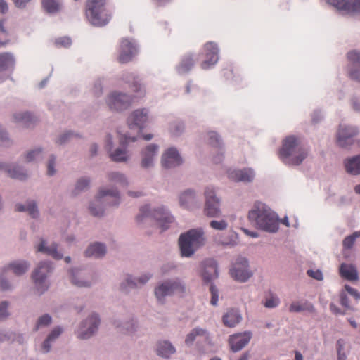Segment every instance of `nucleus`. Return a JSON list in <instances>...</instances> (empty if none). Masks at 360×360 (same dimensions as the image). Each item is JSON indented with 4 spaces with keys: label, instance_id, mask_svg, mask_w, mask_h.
<instances>
[{
    "label": "nucleus",
    "instance_id": "16",
    "mask_svg": "<svg viewBox=\"0 0 360 360\" xmlns=\"http://www.w3.org/2000/svg\"><path fill=\"white\" fill-rule=\"evenodd\" d=\"M347 59L349 62V77L360 83V53L356 51H349Z\"/></svg>",
    "mask_w": 360,
    "mask_h": 360
},
{
    "label": "nucleus",
    "instance_id": "63",
    "mask_svg": "<svg viewBox=\"0 0 360 360\" xmlns=\"http://www.w3.org/2000/svg\"><path fill=\"white\" fill-rule=\"evenodd\" d=\"M54 167H55L54 161L53 159H51L48 163V171H47L48 175L53 176L55 174L56 171L54 169Z\"/></svg>",
    "mask_w": 360,
    "mask_h": 360
},
{
    "label": "nucleus",
    "instance_id": "52",
    "mask_svg": "<svg viewBox=\"0 0 360 360\" xmlns=\"http://www.w3.org/2000/svg\"><path fill=\"white\" fill-rule=\"evenodd\" d=\"M70 278L72 283L78 287H86L89 285V284L86 281H77L76 279V275L75 274L74 270L70 271Z\"/></svg>",
    "mask_w": 360,
    "mask_h": 360
},
{
    "label": "nucleus",
    "instance_id": "60",
    "mask_svg": "<svg viewBox=\"0 0 360 360\" xmlns=\"http://www.w3.org/2000/svg\"><path fill=\"white\" fill-rule=\"evenodd\" d=\"M56 43L65 47L69 46L71 44V40L68 37L60 38L56 40Z\"/></svg>",
    "mask_w": 360,
    "mask_h": 360
},
{
    "label": "nucleus",
    "instance_id": "21",
    "mask_svg": "<svg viewBox=\"0 0 360 360\" xmlns=\"http://www.w3.org/2000/svg\"><path fill=\"white\" fill-rule=\"evenodd\" d=\"M203 270L202 277L205 282H210L218 276L217 266L212 259L204 261L202 264Z\"/></svg>",
    "mask_w": 360,
    "mask_h": 360
},
{
    "label": "nucleus",
    "instance_id": "45",
    "mask_svg": "<svg viewBox=\"0 0 360 360\" xmlns=\"http://www.w3.org/2000/svg\"><path fill=\"white\" fill-rule=\"evenodd\" d=\"M51 322V317L49 314L41 316L37 321L35 330H37L40 327L46 326Z\"/></svg>",
    "mask_w": 360,
    "mask_h": 360
},
{
    "label": "nucleus",
    "instance_id": "56",
    "mask_svg": "<svg viewBox=\"0 0 360 360\" xmlns=\"http://www.w3.org/2000/svg\"><path fill=\"white\" fill-rule=\"evenodd\" d=\"M307 274L310 276V277H312L318 281H321L323 279V274H322V272L319 270H316V271H314V270H308L307 271Z\"/></svg>",
    "mask_w": 360,
    "mask_h": 360
},
{
    "label": "nucleus",
    "instance_id": "18",
    "mask_svg": "<svg viewBox=\"0 0 360 360\" xmlns=\"http://www.w3.org/2000/svg\"><path fill=\"white\" fill-rule=\"evenodd\" d=\"M340 10L348 12H360V0H326Z\"/></svg>",
    "mask_w": 360,
    "mask_h": 360
},
{
    "label": "nucleus",
    "instance_id": "48",
    "mask_svg": "<svg viewBox=\"0 0 360 360\" xmlns=\"http://www.w3.org/2000/svg\"><path fill=\"white\" fill-rule=\"evenodd\" d=\"M278 304L279 299L276 296L271 295L270 297L266 299L264 304L266 308H274L278 306Z\"/></svg>",
    "mask_w": 360,
    "mask_h": 360
},
{
    "label": "nucleus",
    "instance_id": "46",
    "mask_svg": "<svg viewBox=\"0 0 360 360\" xmlns=\"http://www.w3.org/2000/svg\"><path fill=\"white\" fill-rule=\"evenodd\" d=\"M210 226L215 230L223 231L227 229L228 223L225 220H212L210 223Z\"/></svg>",
    "mask_w": 360,
    "mask_h": 360
},
{
    "label": "nucleus",
    "instance_id": "57",
    "mask_svg": "<svg viewBox=\"0 0 360 360\" xmlns=\"http://www.w3.org/2000/svg\"><path fill=\"white\" fill-rule=\"evenodd\" d=\"M345 288L348 292V293L349 295H351L352 296H353L356 300H358L360 298V294L357 291V290L350 287L348 285H345Z\"/></svg>",
    "mask_w": 360,
    "mask_h": 360
},
{
    "label": "nucleus",
    "instance_id": "24",
    "mask_svg": "<svg viewBox=\"0 0 360 360\" xmlns=\"http://www.w3.org/2000/svg\"><path fill=\"white\" fill-rule=\"evenodd\" d=\"M202 337L205 342L210 344V337L207 331L205 329L196 328L193 329L186 337L185 343L191 345L195 340L197 337Z\"/></svg>",
    "mask_w": 360,
    "mask_h": 360
},
{
    "label": "nucleus",
    "instance_id": "5",
    "mask_svg": "<svg viewBox=\"0 0 360 360\" xmlns=\"http://www.w3.org/2000/svg\"><path fill=\"white\" fill-rule=\"evenodd\" d=\"M205 205L204 213L209 217H219L221 215L220 202L215 195L214 189L207 188L205 191Z\"/></svg>",
    "mask_w": 360,
    "mask_h": 360
},
{
    "label": "nucleus",
    "instance_id": "1",
    "mask_svg": "<svg viewBox=\"0 0 360 360\" xmlns=\"http://www.w3.org/2000/svg\"><path fill=\"white\" fill-rule=\"evenodd\" d=\"M248 219L257 229L267 232L275 233L278 229V219L276 214L264 203L257 201L248 212Z\"/></svg>",
    "mask_w": 360,
    "mask_h": 360
},
{
    "label": "nucleus",
    "instance_id": "17",
    "mask_svg": "<svg viewBox=\"0 0 360 360\" xmlns=\"http://www.w3.org/2000/svg\"><path fill=\"white\" fill-rule=\"evenodd\" d=\"M228 177L233 181H252L255 177V174L251 169H229L227 172Z\"/></svg>",
    "mask_w": 360,
    "mask_h": 360
},
{
    "label": "nucleus",
    "instance_id": "3",
    "mask_svg": "<svg viewBox=\"0 0 360 360\" xmlns=\"http://www.w3.org/2000/svg\"><path fill=\"white\" fill-rule=\"evenodd\" d=\"M202 232L200 230L191 229L181 234L179 239V245L182 256L190 257L202 244Z\"/></svg>",
    "mask_w": 360,
    "mask_h": 360
},
{
    "label": "nucleus",
    "instance_id": "51",
    "mask_svg": "<svg viewBox=\"0 0 360 360\" xmlns=\"http://www.w3.org/2000/svg\"><path fill=\"white\" fill-rule=\"evenodd\" d=\"M179 153L176 148H169L163 154L162 158H179Z\"/></svg>",
    "mask_w": 360,
    "mask_h": 360
},
{
    "label": "nucleus",
    "instance_id": "25",
    "mask_svg": "<svg viewBox=\"0 0 360 360\" xmlns=\"http://www.w3.org/2000/svg\"><path fill=\"white\" fill-rule=\"evenodd\" d=\"M242 319L241 315L240 313L235 309H231L228 311L223 316V323L226 326L228 327H234L238 323L240 322Z\"/></svg>",
    "mask_w": 360,
    "mask_h": 360
},
{
    "label": "nucleus",
    "instance_id": "43",
    "mask_svg": "<svg viewBox=\"0 0 360 360\" xmlns=\"http://www.w3.org/2000/svg\"><path fill=\"white\" fill-rule=\"evenodd\" d=\"M207 143L214 147H218L221 143V139L215 131H209L207 134Z\"/></svg>",
    "mask_w": 360,
    "mask_h": 360
},
{
    "label": "nucleus",
    "instance_id": "40",
    "mask_svg": "<svg viewBox=\"0 0 360 360\" xmlns=\"http://www.w3.org/2000/svg\"><path fill=\"white\" fill-rule=\"evenodd\" d=\"M360 237V231H355L352 234L345 237L342 240L344 250H350L354 245L355 240Z\"/></svg>",
    "mask_w": 360,
    "mask_h": 360
},
{
    "label": "nucleus",
    "instance_id": "62",
    "mask_svg": "<svg viewBox=\"0 0 360 360\" xmlns=\"http://www.w3.org/2000/svg\"><path fill=\"white\" fill-rule=\"evenodd\" d=\"M340 304L346 308H349V299L347 296L344 293L340 295Z\"/></svg>",
    "mask_w": 360,
    "mask_h": 360
},
{
    "label": "nucleus",
    "instance_id": "4",
    "mask_svg": "<svg viewBox=\"0 0 360 360\" xmlns=\"http://www.w3.org/2000/svg\"><path fill=\"white\" fill-rule=\"evenodd\" d=\"M144 219H155L158 225L161 228L162 231L167 229L171 223L173 222V217L168 213L165 208L161 207L150 212L148 206L142 207L140 209V214L136 217L138 222Z\"/></svg>",
    "mask_w": 360,
    "mask_h": 360
},
{
    "label": "nucleus",
    "instance_id": "30",
    "mask_svg": "<svg viewBox=\"0 0 360 360\" xmlns=\"http://www.w3.org/2000/svg\"><path fill=\"white\" fill-rule=\"evenodd\" d=\"M195 63L193 56L192 54L185 55L181 60L177 70L179 73L183 74L188 72Z\"/></svg>",
    "mask_w": 360,
    "mask_h": 360
},
{
    "label": "nucleus",
    "instance_id": "14",
    "mask_svg": "<svg viewBox=\"0 0 360 360\" xmlns=\"http://www.w3.org/2000/svg\"><path fill=\"white\" fill-rule=\"evenodd\" d=\"M204 51L205 60L202 62L200 65L202 69L205 70L217 63L219 49L216 44L207 42L204 45Z\"/></svg>",
    "mask_w": 360,
    "mask_h": 360
},
{
    "label": "nucleus",
    "instance_id": "59",
    "mask_svg": "<svg viewBox=\"0 0 360 360\" xmlns=\"http://www.w3.org/2000/svg\"><path fill=\"white\" fill-rule=\"evenodd\" d=\"M303 159H283V162L285 165H292V166H297L302 163Z\"/></svg>",
    "mask_w": 360,
    "mask_h": 360
},
{
    "label": "nucleus",
    "instance_id": "64",
    "mask_svg": "<svg viewBox=\"0 0 360 360\" xmlns=\"http://www.w3.org/2000/svg\"><path fill=\"white\" fill-rule=\"evenodd\" d=\"M72 134L70 132L65 133L63 135H61L58 140V143L60 144H63L66 142L68 139H69Z\"/></svg>",
    "mask_w": 360,
    "mask_h": 360
},
{
    "label": "nucleus",
    "instance_id": "20",
    "mask_svg": "<svg viewBox=\"0 0 360 360\" xmlns=\"http://www.w3.org/2000/svg\"><path fill=\"white\" fill-rule=\"evenodd\" d=\"M251 333L245 332L231 335L229 338V344L232 351L238 352L243 349L250 341Z\"/></svg>",
    "mask_w": 360,
    "mask_h": 360
},
{
    "label": "nucleus",
    "instance_id": "35",
    "mask_svg": "<svg viewBox=\"0 0 360 360\" xmlns=\"http://www.w3.org/2000/svg\"><path fill=\"white\" fill-rule=\"evenodd\" d=\"M344 164L348 174H360V159H346Z\"/></svg>",
    "mask_w": 360,
    "mask_h": 360
},
{
    "label": "nucleus",
    "instance_id": "44",
    "mask_svg": "<svg viewBox=\"0 0 360 360\" xmlns=\"http://www.w3.org/2000/svg\"><path fill=\"white\" fill-rule=\"evenodd\" d=\"M150 278V276H148V275H143L142 276H141L139 279H138V283L132 281L130 278H128L127 280H126V283L127 284V285L130 288H134V287H136L138 286V283L141 284V285H143L144 283H146Z\"/></svg>",
    "mask_w": 360,
    "mask_h": 360
},
{
    "label": "nucleus",
    "instance_id": "42",
    "mask_svg": "<svg viewBox=\"0 0 360 360\" xmlns=\"http://www.w3.org/2000/svg\"><path fill=\"white\" fill-rule=\"evenodd\" d=\"M183 159H162L161 162L162 166L165 169L174 168L181 165L183 162Z\"/></svg>",
    "mask_w": 360,
    "mask_h": 360
},
{
    "label": "nucleus",
    "instance_id": "10",
    "mask_svg": "<svg viewBox=\"0 0 360 360\" xmlns=\"http://www.w3.org/2000/svg\"><path fill=\"white\" fill-rule=\"evenodd\" d=\"M100 319L97 315H92L82 322L77 331V337L79 339L89 338L98 329Z\"/></svg>",
    "mask_w": 360,
    "mask_h": 360
},
{
    "label": "nucleus",
    "instance_id": "33",
    "mask_svg": "<svg viewBox=\"0 0 360 360\" xmlns=\"http://www.w3.org/2000/svg\"><path fill=\"white\" fill-rule=\"evenodd\" d=\"M289 311L290 312H300L303 311H307L309 312H314L315 309L312 304L305 301L303 302H294L289 307Z\"/></svg>",
    "mask_w": 360,
    "mask_h": 360
},
{
    "label": "nucleus",
    "instance_id": "13",
    "mask_svg": "<svg viewBox=\"0 0 360 360\" xmlns=\"http://www.w3.org/2000/svg\"><path fill=\"white\" fill-rule=\"evenodd\" d=\"M131 97L125 94L112 93L108 98L107 103L111 110H122L129 106Z\"/></svg>",
    "mask_w": 360,
    "mask_h": 360
},
{
    "label": "nucleus",
    "instance_id": "23",
    "mask_svg": "<svg viewBox=\"0 0 360 360\" xmlns=\"http://www.w3.org/2000/svg\"><path fill=\"white\" fill-rule=\"evenodd\" d=\"M339 271L340 276L349 281H357L359 280L357 269L352 264L342 263L340 266Z\"/></svg>",
    "mask_w": 360,
    "mask_h": 360
},
{
    "label": "nucleus",
    "instance_id": "8",
    "mask_svg": "<svg viewBox=\"0 0 360 360\" xmlns=\"http://www.w3.org/2000/svg\"><path fill=\"white\" fill-rule=\"evenodd\" d=\"M231 276L240 282L247 281L251 276L252 272L248 269V262L245 258H238L230 270Z\"/></svg>",
    "mask_w": 360,
    "mask_h": 360
},
{
    "label": "nucleus",
    "instance_id": "15",
    "mask_svg": "<svg viewBox=\"0 0 360 360\" xmlns=\"http://www.w3.org/2000/svg\"><path fill=\"white\" fill-rule=\"evenodd\" d=\"M148 119V110L143 108L134 110L127 118V123L130 129L137 127L141 131L144 128V124Z\"/></svg>",
    "mask_w": 360,
    "mask_h": 360
},
{
    "label": "nucleus",
    "instance_id": "29",
    "mask_svg": "<svg viewBox=\"0 0 360 360\" xmlns=\"http://www.w3.org/2000/svg\"><path fill=\"white\" fill-rule=\"evenodd\" d=\"M0 169L5 170L9 176L13 179H18L20 180H24L27 177V174L19 167H8L0 165Z\"/></svg>",
    "mask_w": 360,
    "mask_h": 360
},
{
    "label": "nucleus",
    "instance_id": "34",
    "mask_svg": "<svg viewBox=\"0 0 360 360\" xmlns=\"http://www.w3.org/2000/svg\"><path fill=\"white\" fill-rule=\"evenodd\" d=\"M14 120L16 122L22 123L25 127H31L37 121L36 117L29 112L14 115Z\"/></svg>",
    "mask_w": 360,
    "mask_h": 360
},
{
    "label": "nucleus",
    "instance_id": "58",
    "mask_svg": "<svg viewBox=\"0 0 360 360\" xmlns=\"http://www.w3.org/2000/svg\"><path fill=\"white\" fill-rule=\"evenodd\" d=\"M42 155H43L42 150L39 148H37L30 150L28 153L27 158H38L39 156H41Z\"/></svg>",
    "mask_w": 360,
    "mask_h": 360
},
{
    "label": "nucleus",
    "instance_id": "31",
    "mask_svg": "<svg viewBox=\"0 0 360 360\" xmlns=\"http://www.w3.org/2000/svg\"><path fill=\"white\" fill-rule=\"evenodd\" d=\"M37 251L51 255L56 259H60L63 256L61 253L57 251V245L56 244H53L49 247H46L44 240H41V243L38 246Z\"/></svg>",
    "mask_w": 360,
    "mask_h": 360
},
{
    "label": "nucleus",
    "instance_id": "28",
    "mask_svg": "<svg viewBox=\"0 0 360 360\" xmlns=\"http://www.w3.org/2000/svg\"><path fill=\"white\" fill-rule=\"evenodd\" d=\"M105 247L102 243H95L90 245L84 254L86 257H100L105 254Z\"/></svg>",
    "mask_w": 360,
    "mask_h": 360
},
{
    "label": "nucleus",
    "instance_id": "11",
    "mask_svg": "<svg viewBox=\"0 0 360 360\" xmlns=\"http://www.w3.org/2000/svg\"><path fill=\"white\" fill-rule=\"evenodd\" d=\"M358 133V129L354 127L340 125L337 133V144L340 147L352 144Z\"/></svg>",
    "mask_w": 360,
    "mask_h": 360
},
{
    "label": "nucleus",
    "instance_id": "39",
    "mask_svg": "<svg viewBox=\"0 0 360 360\" xmlns=\"http://www.w3.org/2000/svg\"><path fill=\"white\" fill-rule=\"evenodd\" d=\"M109 181L120 187H125L127 185L126 178L121 174L117 172H112L108 174Z\"/></svg>",
    "mask_w": 360,
    "mask_h": 360
},
{
    "label": "nucleus",
    "instance_id": "61",
    "mask_svg": "<svg viewBox=\"0 0 360 360\" xmlns=\"http://www.w3.org/2000/svg\"><path fill=\"white\" fill-rule=\"evenodd\" d=\"M89 210H90L91 214L95 217L101 216L103 213V211L101 208H99L98 210H96L93 205H90Z\"/></svg>",
    "mask_w": 360,
    "mask_h": 360
},
{
    "label": "nucleus",
    "instance_id": "22",
    "mask_svg": "<svg viewBox=\"0 0 360 360\" xmlns=\"http://www.w3.org/2000/svg\"><path fill=\"white\" fill-rule=\"evenodd\" d=\"M299 144L300 141L297 137L294 136L286 137L283 141L282 147L280 150V155L285 158L291 155Z\"/></svg>",
    "mask_w": 360,
    "mask_h": 360
},
{
    "label": "nucleus",
    "instance_id": "7",
    "mask_svg": "<svg viewBox=\"0 0 360 360\" xmlns=\"http://www.w3.org/2000/svg\"><path fill=\"white\" fill-rule=\"evenodd\" d=\"M51 264L49 262H41L39 266L32 274V279L36 285L37 290L39 293H43L48 289L45 278L47 274L52 270Z\"/></svg>",
    "mask_w": 360,
    "mask_h": 360
},
{
    "label": "nucleus",
    "instance_id": "41",
    "mask_svg": "<svg viewBox=\"0 0 360 360\" xmlns=\"http://www.w3.org/2000/svg\"><path fill=\"white\" fill-rule=\"evenodd\" d=\"M42 5L49 13H55L60 8V4L57 0H42Z\"/></svg>",
    "mask_w": 360,
    "mask_h": 360
},
{
    "label": "nucleus",
    "instance_id": "38",
    "mask_svg": "<svg viewBox=\"0 0 360 360\" xmlns=\"http://www.w3.org/2000/svg\"><path fill=\"white\" fill-rule=\"evenodd\" d=\"M15 210L18 212L26 211L33 218L37 217L39 214L36 203L34 202H29L27 207L21 204H17L15 205Z\"/></svg>",
    "mask_w": 360,
    "mask_h": 360
},
{
    "label": "nucleus",
    "instance_id": "19",
    "mask_svg": "<svg viewBox=\"0 0 360 360\" xmlns=\"http://www.w3.org/2000/svg\"><path fill=\"white\" fill-rule=\"evenodd\" d=\"M96 201H103L110 205H117L120 203L119 193L115 189H101L96 198Z\"/></svg>",
    "mask_w": 360,
    "mask_h": 360
},
{
    "label": "nucleus",
    "instance_id": "26",
    "mask_svg": "<svg viewBox=\"0 0 360 360\" xmlns=\"http://www.w3.org/2000/svg\"><path fill=\"white\" fill-rule=\"evenodd\" d=\"M14 65L15 59L11 53H0V72L13 68Z\"/></svg>",
    "mask_w": 360,
    "mask_h": 360
},
{
    "label": "nucleus",
    "instance_id": "47",
    "mask_svg": "<svg viewBox=\"0 0 360 360\" xmlns=\"http://www.w3.org/2000/svg\"><path fill=\"white\" fill-rule=\"evenodd\" d=\"M158 150V146L156 144H150L145 149V158H153L156 155Z\"/></svg>",
    "mask_w": 360,
    "mask_h": 360
},
{
    "label": "nucleus",
    "instance_id": "50",
    "mask_svg": "<svg viewBox=\"0 0 360 360\" xmlns=\"http://www.w3.org/2000/svg\"><path fill=\"white\" fill-rule=\"evenodd\" d=\"M210 291L212 295L210 302L212 305L215 306L218 302L219 293L217 288L214 285H211L210 287Z\"/></svg>",
    "mask_w": 360,
    "mask_h": 360
},
{
    "label": "nucleus",
    "instance_id": "2",
    "mask_svg": "<svg viewBox=\"0 0 360 360\" xmlns=\"http://www.w3.org/2000/svg\"><path fill=\"white\" fill-rule=\"evenodd\" d=\"M105 4L106 0H86L85 14L93 25L103 27L110 22L111 14Z\"/></svg>",
    "mask_w": 360,
    "mask_h": 360
},
{
    "label": "nucleus",
    "instance_id": "9",
    "mask_svg": "<svg viewBox=\"0 0 360 360\" xmlns=\"http://www.w3.org/2000/svg\"><path fill=\"white\" fill-rule=\"evenodd\" d=\"M118 51L117 60L120 63L130 62L138 52L136 44L129 39L121 40Z\"/></svg>",
    "mask_w": 360,
    "mask_h": 360
},
{
    "label": "nucleus",
    "instance_id": "6",
    "mask_svg": "<svg viewBox=\"0 0 360 360\" xmlns=\"http://www.w3.org/2000/svg\"><path fill=\"white\" fill-rule=\"evenodd\" d=\"M184 290L185 287L180 281H167L155 288V294L158 300L161 301L167 295H181Z\"/></svg>",
    "mask_w": 360,
    "mask_h": 360
},
{
    "label": "nucleus",
    "instance_id": "36",
    "mask_svg": "<svg viewBox=\"0 0 360 360\" xmlns=\"http://www.w3.org/2000/svg\"><path fill=\"white\" fill-rule=\"evenodd\" d=\"M62 333V329L60 327L55 328L49 335L46 340L42 345L43 352L47 353L51 348V342L56 339Z\"/></svg>",
    "mask_w": 360,
    "mask_h": 360
},
{
    "label": "nucleus",
    "instance_id": "32",
    "mask_svg": "<svg viewBox=\"0 0 360 360\" xmlns=\"http://www.w3.org/2000/svg\"><path fill=\"white\" fill-rule=\"evenodd\" d=\"M195 202V193L191 190H187L183 192L179 197L181 206L186 208H190Z\"/></svg>",
    "mask_w": 360,
    "mask_h": 360
},
{
    "label": "nucleus",
    "instance_id": "49",
    "mask_svg": "<svg viewBox=\"0 0 360 360\" xmlns=\"http://www.w3.org/2000/svg\"><path fill=\"white\" fill-rule=\"evenodd\" d=\"M344 348V342L342 340H339L337 342V350H338V360H346L347 356L345 352H342Z\"/></svg>",
    "mask_w": 360,
    "mask_h": 360
},
{
    "label": "nucleus",
    "instance_id": "53",
    "mask_svg": "<svg viewBox=\"0 0 360 360\" xmlns=\"http://www.w3.org/2000/svg\"><path fill=\"white\" fill-rule=\"evenodd\" d=\"M89 185V180L87 179H80L77 181L75 186L77 191H83Z\"/></svg>",
    "mask_w": 360,
    "mask_h": 360
},
{
    "label": "nucleus",
    "instance_id": "12",
    "mask_svg": "<svg viewBox=\"0 0 360 360\" xmlns=\"http://www.w3.org/2000/svg\"><path fill=\"white\" fill-rule=\"evenodd\" d=\"M29 264L25 261H15L9 264V266L4 269L2 271V274L0 276V287L2 290L8 289L9 285L8 283L5 281L3 278L4 275L8 270H12V271L17 276H20L25 274L28 268Z\"/></svg>",
    "mask_w": 360,
    "mask_h": 360
},
{
    "label": "nucleus",
    "instance_id": "55",
    "mask_svg": "<svg viewBox=\"0 0 360 360\" xmlns=\"http://www.w3.org/2000/svg\"><path fill=\"white\" fill-rule=\"evenodd\" d=\"M8 303L7 302H1L0 303V319H4L8 315Z\"/></svg>",
    "mask_w": 360,
    "mask_h": 360
},
{
    "label": "nucleus",
    "instance_id": "37",
    "mask_svg": "<svg viewBox=\"0 0 360 360\" xmlns=\"http://www.w3.org/2000/svg\"><path fill=\"white\" fill-rule=\"evenodd\" d=\"M124 79L127 83H131L130 86L134 92H139L142 90L143 84L141 82V79L134 74L129 73L126 75Z\"/></svg>",
    "mask_w": 360,
    "mask_h": 360
},
{
    "label": "nucleus",
    "instance_id": "27",
    "mask_svg": "<svg viewBox=\"0 0 360 360\" xmlns=\"http://www.w3.org/2000/svg\"><path fill=\"white\" fill-rule=\"evenodd\" d=\"M157 354L164 358H168L175 352V348L167 341L160 342L157 345Z\"/></svg>",
    "mask_w": 360,
    "mask_h": 360
},
{
    "label": "nucleus",
    "instance_id": "54",
    "mask_svg": "<svg viewBox=\"0 0 360 360\" xmlns=\"http://www.w3.org/2000/svg\"><path fill=\"white\" fill-rule=\"evenodd\" d=\"M126 148L125 146H121L117 148L114 153H111L110 155V158H125L126 155Z\"/></svg>",
    "mask_w": 360,
    "mask_h": 360
}]
</instances>
